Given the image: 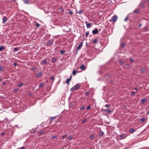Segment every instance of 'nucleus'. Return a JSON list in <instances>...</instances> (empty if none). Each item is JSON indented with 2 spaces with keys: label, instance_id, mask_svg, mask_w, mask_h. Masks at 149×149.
<instances>
[{
  "label": "nucleus",
  "instance_id": "obj_1",
  "mask_svg": "<svg viewBox=\"0 0 149 149\" xmlns=\"http://www.w3.org/2000/svg\"><path fill=\"white\" fill-rule=\"evenodd\" d=\"M117 16L115 15L112 17L111 19H110L109 21L111 22L113 21V23H114L117 20Z\"/></svg>",
  "mask_w": 149,
  "mask_h": 149
},
{
  "label": "nucleus",
  "instance_id": "obj_2",
  "mask_svg": "<svg viewBox=\"0 0 149 149\" xmlns=\"http://www.w3.org/2000/svg\"><path fill=\"white\" fill-rule=\"evenodd\" d=\"M83 45V42H80L79 46L76 48V52L78 51L79 49H81V47Z\"/></svg>",
  "mask_w": 149,
  "mask_h": 149
},
{
  "label": "nucleus",
  "instance_id": "obj_3",
  "mask_svg": "<svg viewBox=\"0 0 149 149\" xmlns=\"http://www.w3.org/2000/svg\"><path fill=\"white\" fill-rule=\"evenodd\" d=\"M92 33L93 34H95L97 33H98V31L97 28H95L94 30L92 31Z\"/></svg>",
  "mask_w": 149,
  "mask_h": 149
},
{
  "label": "nucleus",
  "instance_id": "obj_4",
  "mask_svg": "<svg viewBox=\"0 0 149 149\" xmlns=\"http://www.w3.org/2000/svg\"><path fill=\"white\" fill-rule=\"evenodd\" d=\"M72 76L71 75L69 78L67 79L66 80V82L68 84L69 83L70 81L71 80V79L72 78Z\"/></svg>",
  "mask_w": 149,
  "mask_h": 149
},
{
  "label": "nucleus",
  "instance_id": "obj_5",
  "mask_svg": "<svg viewBox=\"0 0 149 149\" xmlns=\"http://www.w3.org/2000/svg\"><path fill=\"white\" fill-rule=\"evenodd\" d=\"M80 87V86L78 84H77L74 86V89L75 90H78L79 88Z\"/></svg>",
  "mask_w": 149,
  "mask_h": 149
},
{
  "label": "nucleus",
  "instance_id": "obj_6",
  "mask_svg": "<svg viewBox=\"0 0 149 149\" xmlns=\"http://www.w3.org/2000/svg\"><path fill=\"white\" fill-rule=\"evenodd\" d=\"M7 17H4L3 19V23L5 24L7 21Z\"/></svg>",
  "mask_w": 149,
  "mask_h": 149
},
{
  "label": "nucleus",
  "instance_id": "obj_7",
  "mask_svg": "<svg viewBox=\"0 0 149 149\" xmlns=\"http://www.w3.org/2000/svg\"><path fill=\"white\" fill-rule=\"evenodd\" d=\"M42 74V72H39L36 74V76L37 77H39L41 76Z\"/></svg>",
  "mask_w": 149,
  "mask_h": 149
},
{
  "label": "nucleus",
  "instance_id": "obj_8",
  "mask_svg": "<svg viewBox=\"0 0 149 149\" xmlns=\"http://www.w3.org/2000/svg\"><path fill=\"white\" fill-rule=\"evenodd\" d=\"M85 23L86 24L87 28H89L91 27V26L90 23H88L87 22H85Z\"/></svg>",
  "mask_w": 149,
  "mask_h": 149
},
{
  "label": "nucleus",
  "instance_id": "obj_9",
  "mask_svg": "<svg viewBox=\"0 0 149 149\" xmlns=\"http://www.w3.org/2000/svg\"><path fill=\"white\" fill-rule=\"evenodd\" d=\"M126 137L125 134H123L120 136V138L121 139H123L125 138Z\"/></svg>",
  "mask_w": 149,
  "mask_h": 149
},
{
  "label": "nucleus",
  "instance_id": "obj_10",
  "mask_svg": "<svg viewBox=\"0 0 149 149\" xmlns=\"http://www.w3.org/2000/svg\"><path fill=\"white\" fill-rule=\"evenodd\" d=\"M47 63V61L46 59L40 62V64H46Z\"/></svg>",
  "mask_w": 149,
  "mask_h": 149
},
{
  "label": "nucleus",
  "instance_id": "obj_11",
  "mask_svg": "<svg viewBox=\"0 0 149 149\" xmlns=\"http://www.w3.org/2000/svg\"><path fill=\"white\" fill-rule=\"evenodd\" d=\"M80 69L82 70H84L86 69V68L84 65H82L80 67Z\"/></svg>",
  "mask_w": 149,
  "mask_h": 149
},
{
  "label": "nucleus",
  "instance_id": "obj_12",
  "mask_svg": "<svg viewBox=\"0 0 149 149\" xmlns=\"http://www.w3.org/2000/svg\"><path fill=\"white\" fill-rule=\"evenodd\" d=\"M147 101V100L146 99H142L141 100V103L143 104L144 102Z\"/></svg>",
  "mask_w": 149,
  "mask_h": 149
},
{
  "label": "nucleus",
  "instance_id": "obj_13",
  "mask_svg": "<svg viewBox=\"0 0 149 149\" xmlns=\"http://www.w3.org/2000/svg\"><path fill=\"white\" fill-rule=\"evenodd\" d=\"M139 6L141 8L145 7L144 4L143 3H141Z\"/></svg>",
  "mask_w": 149,
  "mask_h": 149
},
{
  "label": "nucleus",
  "instance_id": "obj_14",
  "mask_svg": "<svg viewBox=\"0 0 149 149\" xmlns=\"http://www.w3.org/2000/svg\"><path fill=\"white\" fill-rule=\"evenodd\" d=\"M53 42L51 40H50L48 41L47 42V44L49 45H51L52 44H53Z\"/></svg>",
  "mask_w": 149,
  "mask_h": 149
},
{
  "label": "nucleus",
  "instance_id": "obj_15",
  "mask_svg": "<svg viewBox=\"0 0 149 149\" xmlns=\"http://www.w3.org/2000/svg\"><path fill=\"white\" fill-rule=\"evenodd\" d=\"M23 85V83L22 82H21L20 84H18L17 85V86L19 87H20Z\"/></svg>",
  "mask_w": 149,
  "mask_h": 149
},
{
  "label": "nucleus",
  "instance_id": "obj_16",
  "mask_svg": "<svg viewBox=\"0 0 149 149\" xmlns=\"http://www.w3.org/2000/svg\"><path fill=\"white\" fill-rule=\"evenodd\" d=\"M72 136H69L68 138V139H66V141H70L72 139Z\"/></svg>",
  "mask_w": 149,
  "mask_h": 149
},
{
  "label": "nucleus",
  "instance_id": "obj_17",
  "mask_svg": "<svg viewBox=\"0 0 149 149\" xmlns=\"http://www.w3.org/2000/svg\"><path fill=\"white\" fill-rule=\"evenodd\" d=\"M104 132L102 131H101L99 133V135L101 137L102 136L103 134H104Z\"/></svg>",
  "mask_w": 149,
  "mask_h": 149
},
{
  "label": "nucleus",
  "instance_id": "obj_18",
  "mask_svg": "<svg viewBox=\"0 0 149 149\" xmlns=\"http://www.w3.org/2000/svg\"><path fill=\"white\" fill-rule=\"evenodd\" d=\"M139 11V10L138 9H135L134 10V13H138V12Z\"/></svg>",
  "mask_w": 149,
  "mask_h": 149
},
{
  "label": "nucleus",
  "instance_id": "obj_19",
  "mask_svg": "<svg viewBox=\"0 0 149 149\" xmlns=\"http://www.w3.org/2000/svg\"><path fill=\"white\" fill-rule=\"evenodd\" d=\"M56 61V59L55 58H52L51 60V61L52 62H54Z\"/></svg>",
  "mask_w": 149,
  "mask_h": 149
},
{
  "label": "nucleus",
  "instance_id": "obj_20",
  "mask_svg": "<svg viewBox=\"0 0 149 149\" xmlns=\"http://www.w3.org/2000/svg\"><path fill=\"white\" fill-rule=\"evenodd\" d=\"M97 41H98V40L97 39H95L93 41L92 43H96L97 42Z\"/></svg>",
  "mask_w": 149,
  "mask_h": 149
},
{
  "label": "nucleus",
  "instance_id": "obj_21",
  "mask_svg": "<svg viewBox=\"0 0 149 149\" xmlns=\"http://www.w3.org/2000/svg\"><path fill=\"white\" fill-rule=\"evenodd\" d=\"M134 131V128H131L129 130V132L130 133H132Z\"/></svg>",
  "mask_w": 149,
  "mask_h": 149
},
{
  "label": "nucleus",
  "instance_id": "obj_22",
  "mask_svg": "<svg viewBox=\"0 0 149 149\" xmlns=\"http://www.w3.org/2000/svg\"><path fill=\"white\" fill-rule=\"evenodd\" d=\"M76 73V71L75 70H73L72 71V74L73 75H75Z\"/></svg>",
  "mask_w": 149,
  "mask_h": 149
},
{
  "label": "nucleus",
  "instance_id": "obj_23",
  "mask_svg": "<svg viewBox=\"0 0 149 149\" xmlns=\"http://www.w3.org/2000/svg\"><path fill=\"white\" fill-rule=\"evenodd\" d=\"M111 110L110 109H106V112L107 113H109L111 112Z\"/></svg>",
  "mask_w": 149,
  "mask_h": 149
},
{
  "label": "nucleus",
  "instance_id": "obj_24",
  "mask_svg": "<svg viewBox=\"0 0 149 149\" xmlns=\"http://www.w3.org/2000/svg\"><path fill=\"white\" fill-rule=\"evenodd\" d=\"M24 2L25 4H29V0H24Z\"/></svg>",
  "mask_w": 149,
  "mask_h": 149
},
{
  "label": "nucleus",
  "instance_id": "obj_25",
  "mask_svg": "<svg viewBox=\"0 0 149 149\" xmlns=\"http://www.w3.org/2000/svg\"><path fill=\"white\" fill-rule=\"evenodd\" d=\"M5 49L4 47H0V51H1Z\"/></svg>",
  "mask_w": 149,
  "mask_h": 149
},
{
  "label": "nucleus",
  "instance_id": "obj_26",
  "mask_svg": "<svg viewBox=\"0 0 149 149\" xmlns=\"http://www.w3.org/2000/svg\"><path fill=\"white\" fill-rule=\"evenodd\" d=\"M60 52L61 54H63L65 53V51L60 50Z\"/></svg>",
  "mask_w": 149,
  "mask_h": 149
},
{
  "label": "nucleus",
  "instance_id": "obj_27",
  "mask_svg": "<svg viewBox=\"0 0 149 149\" xmlns=\"http://www.w3.org/2000/svg\"><path fill=\"white\" fill-rule=\"evenodd\" d=\"M141 122H143L144 121H145L146 119L145 118H141Z\"/></svg>",
  "mask_w": 149,
  "mask_h": 149
},
{
  "label": "nucleus",
  "instance_id": "obj_28",
  "mask_svg": "<svg viewBox=\"0 0 149 149\" xmlns=\"http://www.w3.org/2000/svg\"><path fill=\"white\" fill-rule=\"evenodd\" d=\"M147 26H145V27H144L143 28V31H147Z\"/></svg>",
  "mask_w": 149,
  "mask_h": 149
},
{
  "label": "nucleus",
  "instance_id": "obj_29",
  "mask_svg": "<svg viewBox=\"0 0 149 149\" xmlns=\"http://www.w3.org/2000/svg\"><path fill=\"white\" fill-rule=\"evenodd\" d=\"M69 13L71 15H72L73 14L72 11L70 10H69Z\"/></svg>",
  "mask_w": 149,
  "mask_h": 149
},
{
  "label": "nucleus",
  "instance_id": "obj_30",
  "mask_svg": "<svg viewBox=\"0 0 149 149\" xmlns=\"http://www.w3.org/2000/svg\"><path fill=\"white\" fill-rule=\"evenodd\" d=\"M43 133H44V132L42 131H40V132H38V134L40 135H42L43 134Z\"/></svg>",
  "mask_w": 149,
  "mask_h": 149
},
{
  "label": "nucleus",
  "instance_id": "obj_31",
  "mask_svg": "<svg viewBox=\"0 0 149 149\" xmlns=\"http://www.w3.org/2000/svg\"><path fill=\"white\" fill-rule=\"evenodd\" d=\"M135 93L134 91H132V92H131V95H132L134 96L135 95Z\"/></svg>",
  "mask_w": 149,
  "mask_h": 149
},
{
  "label": "nucleus",
  "instance_id": "obj_32",
  "mask_svg": "<svg viewBox=\"0 0 149 149\" xmlns=\"http://www.w3.org/2000/svg\"><path fill=\"white\" fill-rule=\"evenodd\" d=\"M89 35V33L88 32H87L85 34V36L86 37L88 36V35Z\"/></svg>",
  "mask_w": 149,
  "mask_h": 149
},
{
  "label": "nucleus",
  "instance_id": "obj_33",
  "mask_svg": "<svg viewBox=\"0 0 149 149\" xmlns=\"http://www.w3.org/2000/svg\"><path fill=\"white\" fill-rule=\"evenodd\" d=\"M18 50V49L17 47L15 48L14 49V51L16 52Z\"/></svg>",
  "mask_w": 149,
  "mask_h": 149
},
{
  "label": "nucleus",
  "instance_id": "obj_34",
  "mask_svg": "<svg viewBox=\"0 0 149 149\" xmlns=\"http://www.w3.org/2000/svg\"><path fill=\"white\" fill-rule=\"evenodd\" d=\"M3 69L2 68V66L0 65V71H3Z\"/></svg>",
  "mask_w": 149,
  "mask_h": 149
},
{
  "label": "nucleus",
  "instance_id": "obj_35",
  "mask_svg": "<svg viewBox=\"0 0 149 149\" xmlns=\"http://www.w3.org/2000/svg\"><path fill=\"white\" fill-rule=\"evenodd\" d=\"M94 137V135H93V134L91 135L90 136V138L91 139H92Z\"/></svg>",
  "mask_w": 149,
  "mask_h": 149
},
{
  "label": "nucleus",
  "instance_id": "obj_36",
  "mask_svg": "<svg viewBox=\"0 0 149 149\" xmlns=\"http://www.w3.org/2000/svg\"><path fill=\"white\" fill-rule=\"evenodd\" d=\"M86 121V119H84L83 120L81 121L82 123H85Z\"/></svg>",
  "mask_w": 149,
  "mask_h": 149
},
{
  "label": "nucleus",
  "instance_id": "obj_37",
  "mask_svg": "<svg viewBox=\"0 0 149 149\" xmlns=\"http://www.w3.org/2000/svg\"><path fill=\"white\" fill-rule=\"evenodd\" d=\"M43 83H40L39 85V87H41L43 86Z\"/></svg>",
  "mask_w": 149,
  "mask_h": 149
},
{
  "label": "nucleus",
  "instance_id": "obj_38",
  "mask_svg": "<svg viewBox=\"0 0 149 149\" xmlns=\"http://www.w3.org/2000/svg\"><path fill=\"white\" fill-rule=\"evenodd\" d=\"M66 136H67V135L65 134V135H63L62 136V138H61V139H64V138H65V137H66Z\"/></svg>",
  "mask_w": 149,
  "mask_h": 149
},
{
  "label": "nucleus",
  "instance_id": "obj_39",
  "mask_svg": "<svg viewBox=\"0 0 149 149\" xmlns=\"http://www.w3.org/2000/svg\"><path fill=\"white\" fill-rule=\"evenodd\" d=\"M55 118H56V117H51V118H50L51 120L52 121V120H53Z\"/></svg>",
  "mask_w": 149,
  "mask_h": 149
},
{
  "label": "nucleus",
  "instance_id": "obj_40",
  "mask_svg": "<svg viewBox=\"0 0 149 149\" xmlns=\"http://www.w3.org/2000/svg\"><path fill=\"white\" fill-rule=\"evenodd\" d=\"M36 68H31V70H32L33 71H34L36 70Z\"/></svg>",
  "mask_w": 149,
  "mask_h": 149
},
{
  "label": "nucleus",
  "instance_id": "obj_41",
  "mask_svg": "<svg viewBox=\"0 0 149 149\" xmlns=\"http://www.w3.org/2000/svg\"><path fill=\"white\" fill-rule=\"evenodd\" d=\"M145 70V69L144 68H142V69H141V71L142 72H144Z\"/></svg>",
  "mask_w": 149,
  "mask_h": 149
},
{
  "label": "nucleus",
  "instance_id": "obj_42",
  "mask_svg": "<svg viewBox=\"0 0 149 149\" xmlns=\"http://www.w3.org/2000/svg\"><path fill=\"white\" fill-rule=\"evenodd\" d=\"M50 79L51 80H54V77L53 76H52L50 78Z\"/></svg>",
  "mask_w": 149,
  "mask_h": 149
},
{
  "label": "nucleus",
  "instance_id": "obj_43",
  "mask_svg": "<svg viewBox=\"0 0 149 149\" xmlns=\"http://www.w3.org/2000/svg\"><path fill=\"white\" fill-rule=\"evenodd\" d=\"M18 90H19L18 88L15 89L14 90V92H17V91H18Z\"/></svg>",
  "mask_w": 149,
  "mask_h": 149
},
{
  "label": "nucleus",
  "instance_id": "obj_44",
  "mask_svg": "<svg viewBox=\"0 0 149 149\" xmlns=\"http://www.w3.org/2000/svg\"><path fill=\"white\" fill-rule=\"evenodd\" d=\"M82 12V10H80L78 12V13L80 14Z\"/></svg>",
  "mask_w": 149,
  "mask_h": 149
},
{
  "label": "nucleus",
  "instance_id": "obj_45",
  "mask_svg": "<svg viewBox=\"0 0 149 149\" xmlns=\"http://www.w3.org/2000/svg\"><path fill=\"white\" fill-rule=\"evenodd\" d=\"M57 137V136H53L52 137V139H54V138Z\"/></svg>",
  "mask_w": 149,
  "mask_h": 149
},
{
  "label": "nucleus",
  "instance_id": "obj_46",
  "mask_svg": "<svg viewBox=\"0 0 149 149\" xmlns=\"http://www.w3.org/2000/svg\"><path fill=\"white\" fill-rule=\"evenodd\" d=\"M74 87H72L70 90V91L71 92H72L73 91V90H74Z\"/></svg>",
  "mask_w": 149,
  "mask_h": 149
},
{
  "label": "nucleus",
  "instance_id": "obj_47",
  "mask_svg": "<svg viewBox=\"0 0 149 149\" xmlns=\"http://www.w3.org/2000/svg\"><path fill=\"white\" fill-rule=\"evenodd\" d=\"M85 109V108L84 107H83L80 108V110H82Z\"/></svg>",
  "mask_w": 149,
  "mask_h": 149
},
{
  "label": "nucleus",
  "instance_id": "obj_48",
  "mask_svg": "<svg viewBox=\"0 0 149 149\" xmlns=\"http://www.w3.org/2000/svg\"><path fill=\"white\" fill-rule=\"evenodd\" d=\"M105 107L108 108L109 107V104H107L105 105Z\"/></svg>",
  "mask_w": 149,
  "mask_h": 149
},
{
  "label": "nucleus",
  "instance_id": "obj_49",
  "mask_svg": "<svg viewBox=\"0 0 149 149\" xmlns=\"http://www.w3.org/2000/svg\"><path fill=\"white\" fill-rule=\"evenodd\" d=\"M89 92H87L86 93H85V95H88L89 94Z\"/></svg>",
  "mask_w": 149,
  "mask_h": 149
},
{
  "label": "nucleus",
  "instance_id": "obj_50",
  "mask_svg": "<svg viewBox=\"0 0 149 149\" xmlns=\"http://www.w3.org/2000/svg\"><path fill=\"white\" fill-rule=\"evenodd\" d=\"M130 62H131V63H132L133 62V61H134V60L132 59H130Z\"/></svg>",
  "mask_w": 149,
  "mask_h": 149
},
{
  "label": "nucleus",
  "instance_id": "obj_51",
  "mask_svg": "<svg viewBox=\"0 0 149 149\" xmlns=\"http://www.w3.org/2000/svg\"><path fill=\"white\" fill-rule=\"evenodd\" d=\"M18 149H25V147L24 146H23L20 148H19Z\"/></svg>",
  "mask_w": 149,
  "mask_h": 149
},
{
  "label": "nucleus",
  "instance_id": "obj_52",
  "mask_svg": "<svg viewBox=\"0 0 149 149\" xmlns=\"http://www.w3.org/2000/svg\"><path fill=\"white\" fill-rule=\"evenodd\" d=\"M121 46L122 47H123L125 46V44L123 43L121 44Z\"/></svg>",
  "mask_w": 149,
  "mask_h": 149
},
{
  "label": "nucleus",
  "instance_id": "obj_53",
  "mask_svg": "<svg viewBox=\"0 0 149 149\" xmlns=\"http://www.w3.org/2000/svg\"><path fill=\"white\" fill-rule=\"evenodd\" d=\"M90 106H89L87 107L86 109L87 110H89L90 108Z\"/></svg>",
  "mask_w": 149,
  "mask_h": 149
},
{
  "label": "nucleus",
  "instance_id": "obj_54",
  "mask_svg": "<svg viewBox=\"0 0 149 149\" xmlns=\"http://www.w3.org/2000/svg\"><path fill=\"white\" fill-rule=\"evenodd\" d=\"M40 25L38 23H36V26L37 27H38L40 26Z\"/></svg>",
  "mask_w": 149,
  "mask_h": 149
},
{
  "label": "nucleus",
  "instance_id": "obj_55",
  "mask_svg": "<svg viewBox=\"0 0 149 149\" xmlns=\"http://www.w3.org/2000/svg\"><path fill=\"white\" fill-rule=\"evenodd\" d=\"M128 16H127L126 18L125 19H124V21H127V19H128Z\"/></svg>",
  "mask_w": 149,
  "mask_h": 149
},
{
  "label": "nucleus",
  "instance_id": "obj_56",
  "mask_svg": "<svg viewBox=\"0 0 149 149\" xmlns=\"http://www.w3.org/2000/svg\"><path fill=\"white\" fill-rule=\"evenodd\" d=\"M59 9H60V10L61 11V12H62V11H63V9H62V8H59Z\"/></svg>",
  "mask_w": 149,
  "mask_h": 149
},
{
  "label": "nucleus",
  "instance_id": "obj_57",
  "mask_svg": "<svg viewBox=\"0 0 149 149\" xmlns=\"http://www.w3.org/2000/svg\"><path fill=\"white\" fill-rule=\"evenodd\" d=\"M13 65H14L16 66V65H17V63H14Z\"/></svg>",
  "mask_w": 149,
  "mask_h": 149
},
{
  "label": "nucleus",
  "instance_id": "obj_58",
  "mask_svg": "<svg viewBox=\"0 0 149 149\" xmlns=\"http://www.w3.org/2000/svg\"><path fill=\"white\" fill-rule=\"evenodd\" d=\"M149 1V0H144V1L145 2H146Z\"/></svg>",
  "mask_w": 149,
  "mask_h": 149
},
{
  "label": "nucleus",
  "instance_id": "obj_59",
  "mask_svg": "<svg viewBox=\"0 0 149 149\" xmlns=\"http://www.w3.org/2000/svg\"><path fill=\"white\" fill-rule=\"evenodd\" d=\"M1 134L2 135H4L5 134V133L4 132H2V133H1Z\"/></svg>",
  "mask_w": 149,
  "mask_h": 149
},
{
  "label": "nucleus",
  "instance_id": "obj_60",
  "mask_svg": "<svg viewBox=\"0 0 149 149\" xmlns=\"http://www.w3.org/2000/svg\"><path fill=\"white\" fill-rule=\"evenodd\" d=\"M134 89L135 90H138V89L136 88H134Z\"/></svg>",
  "mask_w": 149,
  "mask_h": 149
},
{
  "label": "nucleus",
  "instance_id": "obj_61",
  "mask_svg": "<svg viewBox=\"0 0 149 149\" xmlns=\"http://www.w3.org/2000/svg\"><path fill=\"white\" fill-rule=\"evenodd\" d=\"M106 109H102V110L103 111H106Z\"/></svg>",
  "mask_w": 149,
  "mask_h": 149
},
{
  "label": "nucleus",
  "instance_id": "obj_62",
  "mask_svg": "<svg viewBox=\"0 0 149 149\" xmlns=\"http://www.w3.org/2000/svg\"><path fill=\"white\" fill-rule=\"evenodd\" d=\"M139 26H141V24H140L139 25Z\"/></svg>",
  "mask_w": 149,
  "mask_h": 149
},
{
  "label": "nucleus",
  "instance_id": "obj_63",
  "mask_svg": "<svg viewBox=\"0 0 149 149\" xmlns=\"http://www.w3.org/2000/svg\"><path fill=\"white\" fill-rule=\"evenodd\" d=\"M120 63H121V64H123V62H122V61H120Z\"/></svg>",
  "mask_w": 149,
  "mask_h": 149
},
{
  "label": "nucleus",
  "instance_id": "obj_64",
  "mask_svg": "<svg viewBox=\"0 0 149 149\" xmlns=\"http://www.w3.org/2000/svg\"><path fill=\"white\" fill-rule=\"evenodd\" d=\"M69 105L70 106H72V104H70Z\"/></svg>",
  "mask_w": 149,
  "mask_h": 149
}]
</instances>
